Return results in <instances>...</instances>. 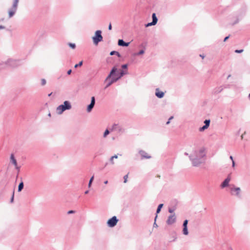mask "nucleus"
I'll list each match as a JSON object with an SVG mask.
<instances>
[{
    "label": "nucleus",
    "instance_id": "f257e3e1",
    "mask_svg": "<svg viewBox=\"0 0 250 250\" xmlns=\"http://www.w3.org/2000/svg\"><path fill=\"white\" fill-rule=\"evenodd\" d=\"M205 156V152L204 149H200L198 150L195 151L189 157L193 165L194 166H197L203 162Z\"/></svg>",
    "mask_w": 250,
    "mask_h": 250
},
{
    "label": "nucleus",
    "instance_id": "f03ea898",
    "mask_svg": "<svg viewBox=\"0 0 250 250\" xmlns=\"http://www.w3.org/2000/svg\"><path fill=\"white\" fill-rule=\"evenodd\" d=\"M72 106L70 102L65 101L63 104L60 105L57 107V112L59 114H62L65 110H69L71 108Z\"/></svg>",
    "mask_w": 250,
    "mask_h": 250
},
{
    "label": "nucleus",
    "instance_id": "7ed1b4c3",
    "mask_svg": "<svg viewBox=\"0 0 250 250\" xmlns=\"http://www.w3.org/2000/svg\"><path fill=\"white\" fill-rule=\"evenodd\" d=\"M103 39L102 31L101 30H97L95 32V36L92 37L93 42L96 45H97L99 42L102 41Z\"/></svg>",
    "mask_w": 250,
    "mask_h": 250
},
{
    "label": "nucleus",
    "instance_id": "20e7f679",
    "mask_svg": "<svg viewBox=\"0 0 250 250\" xmlns=\"http://www.w3.org/2000/svg\"><path fill=\"white\" fill-rule=\"evenodd\" d=\"M19 1V0H14L12 6L8 11L9 18H11L12 17H13L16 12L17 10Z\"/></svg>",
    "mask_w": 250,
    "mask_h": 250
},
{
    "label": "nucleus",
    "instance_id": "39448f33",
    "mask_svg": "<svg viewBox=\"0 0 250 250\" xmlns=\"http://www.w3.org/2000/svg\"><path fill=\"white\" fill-rule=\"evenodd\" d=\"M119 71L117 70V69L115 67H113L111 69L109 74L107 76L105 79L104 82H107L108 79H110L112 76H114L117 77L119 76Z\"/></svg>",
    "mask_w": 250,
    "mask_h": 250
},
{
    "label": "nucleus",
    "instance_id": "423d86ee",
    "mask_svg": "<svg viewBox=\"0 0 250 250\" xmlns=\"http://www.w3.org/2000/svg\"><path fill=\"white\" fill-rule=\"evenodd\" d=\"M7 63L12 67H16L21 65V61L10 59L7 60Z\"/></svg>",
    "mask_w": 250,
    "mask_h": 250
},
{
    "label": "nucleus",
    "instance_id": "0eeeda50",
    "mask_svg": "<svg viewBox=\"0 0 250 250\" xmlns=\"http://www.w3.org/2000/svg\"><path fill=\"white\" fill-rule=\"evenodd\" d=\"M118 221V219L114 216L108 220L107 224L109 227H114L116 225Z\"/></svg>",
    "mask_w": 250,
    "mask_h": 250
},
{
    "label": "nucleus",
    "instance_id": "6e6552de",
    "mask_svg": "<svg viewBox=\"0 0 250 250\" xmlns=\"http://www.w3.org/2000/svg\"><path fill=\"white\" fill-rule=\"evenodd\" d=\"M240 190V188H236L234 185L230 186V192L231 194L238 196L239 195Z\"/></svg>",
    "mask_w": 250,
    "mask_h": 250
},
{
    "label": "nucleus",
    "instance_id": "1a4fd4ad",
    "mask_svg": "<svg viewBox=\"0 0 250 250\" xmlns=\"http://www.w3.org/2000/svg\"><path fill=\"white\" fill-rule=\"evenodd\" d=\"M95 104V99L94 97H92L91 99V103L90 104L87 106V111L88 112H90L91 111L92 109L94 106Z\"/></svg>",
    "mask_w": 250,
    "mask_h": 250
},
{
    "label": "nucleus",
    "instance_id": "9d476101",
    "mask_svg": "<svg viewBox=\"0 0 250 250\" xmlns=\"http://www.w3.org/2000/svg\"><path fill=\"white\" fill-rule=\"evenodd\" d=\"M139 153L141 156V159H150L151 157L149 155L146 151L143 150H141L139 151Z\"/></svg>",
    "mask_w": 250,
    "mask_h": 250
},
{
    "label": "nucleus",
    "instance_id": "9b49d317",
    "mask_svg": "<svg viewBox=\"0 0 250 250\" xmlns=\"http://www.w3.org/2000/svg\"><path fill=\"white\" fill-rule=\"evenodd\" d=\"M10 162L15 166L16 168L20 171V167L18 166L17 162L15 158L14 155L13 154H11L10 156Z\"/></svg>",
    "mask_w": 250,
    "mask_h": 250
},
{
    "label": "nucleus",
    "instance_id": "f8f14e48",
    "mask_svg": "<svg viewBox=\"0 0 250 250\" xmlns=\"http://www.w3.org/2000/svg\"><path fill=\"white\" fill-rule=\"evenodd\" d=\"M231 180V175L230 174H229L228 176V177L225 180V181L223 182V183L222 184V187L224 188L229 185V181Z\"/></svg>",
    "mask_w": 250,
    "mask_h": 250
},
{
    "label": "nucleus",
    "instance_id": "ddd939ff",
    "mask_svg": "<svg viewBox=\"0 0 250 250\" xmlns=\"http://www.w3.org/2000/svg\"><path fill=\"white\" fill-rule=\"evenodd\" d=\"M204 123L205 124V125H204L203 127L200 128V129H199V130L200 131H203L208 127V126L209 125V124H210V120H206L205 121Z\"/></svg>",
    "mask_w": 250,
    "mask_h": 250
},
{
    "label": "nucleus",
    "instance_id": "4468645a",
    "mask_svg": "<svg viewBox=\"0 0 250 250\" xmlns=\"http://www.w3.org/2000/svg\"><path fill=\"white\" fill-rule=\"evenodd\" d=\"M130 42H126L124 41L122 39H119L118 42V44L120 46H128Z\"/></svg>",
    "mask_w": 250,
    "mask_h": 250
},
{
    "label": "nucleus",
    "instance_id": "2eb2a0df",
    "mask_svg": "<svg viewBox=\"0 0 250 250\" xmlns=\"http://www.w3.org/2000/svg\"><path fill=\"white\" fill-rule=\"evenodd\" d=\"M155 95L159 98H162L164 96V93L162 91H160L158 88L156 89Z\"/></svg>",
    "mask_w": 250,
    "mask_h": 250
},
{
    "label": "nucleus",
    "instance_id": "dca6fc26",
    "mask_svg": "<svg viewBox=\"0 0 250 250\" xmlns=\"http://www.w3.org/2000/svg\"><path fill=\"white\" fill-rule=\"evenodd\" d=\"M152 24H156L158 21V19L156 17V14L155 13H153L152 15Z\"/></svg>",
    "mask_w": 250,
    "mask_h": 250
},
{
    "label": "nucleus",
    "instance_id": "f3484780",
    "mask_svg": "<svg viewBox=\"0 0 250 250\" xmlns=\"http://www.w3.org/2000/svg\"><path fill=\"white\" fill-rule=\"evenodd\" d=\"M125 74H126V72H125L123 70H120L119 76L117 77L119 79H120L122 77H123Z\"/></svg>",
    "mask_w": 250,
    "mask_h": 250
},
{
    "label": "nucleus",
    "instance_id": "a211bd4d",
    "mask_svg": "<svg viewBox=\"0 0 250 250\" xmlns=\"http://www.w3.org/2000/svg\"><path fill=\"white\" fill-rule=\"evenodd\" d=\"M125 74H126V72H125L123 70H120L119 76L117 77L119 79H120L122 77H123Z\"/></svg>",
    "mask_w": 250,
    "mask_h": 250
},
{
    "label": "nucleus",
    "instance_id": "6ab92c4d",
    "mask_svg": "<svg viewBox=\"0 0 250 250\" xmlns=\"http://www.w3.org/2000/svg\"><path fill=\"white\" fill-rule=\"evenodd\" d=\"M118 80L119 79L118 78V77H116L114 76H112L111 78L110 79H108V80L112 82V83L117 82Z\"/></svg>",
    "mask_w": 250,
    "mask_h": 250
},
{
    "label": "nucleus",
    "instance_id": "aec40b11",
    "mask_svg": "<svg viewBox=\"0 0 250 250\" xmlns=\"http://www.w3.org/2000/svg\"><path fill=\"white\" fill-rule=\"evenodd\" d=\"M24 184L22 181H21L19 185L18 186V191L20 192L23 188Z\"/></svg>",
    "mask_w": 250,
    "mask_h": 250
},
{
    "label": "nucleus",
    "instance_id": "412c9836",
    "mask_svg": "<svg viewBox=\"0 0 250 250\" xmlns=\"http://www.w3.org/2000/svg\"><path fill=\"white\" fill-rule=\"evenodd\" d=\"M110 55L111 56H112L114 55H116L118 57H121L120 54L118 52L116 51H112L110 52Z\"/></svg>",
    "mask_w": 250,
    "mask_h": 250
},
{
    "label": "nucleus",
    "instance_id": "4be33fe9",
    "mask_svg": "<svg viewBox=\"0 0 250 250\" xmlns=\"http://www.w3.org/2000/svg\"><path fill=\"white\" fill-rule=\"evenodd\" d=\"M163 206V204H160L159 205L158 208H157V210H156V215H157L158 213H159L161 210V208H162Z\"/></svg>",
    "mask_w": 250,
    "mask_h": 250
},
{
    "label": "nucleus",
    "instance_id": "5701e85b",
    "mask_svg": "<svg viewBox=\"0 0 250 250\" xmlns=\"http://www.w3.org/2000/svg\"><path fill=\"white\" fill-rule=\"evenodd\" d=\"M171 219H172V215H170L168 216V219L167 221V223L168 225H171L172 224Z\"/></svg>",
    "mask_w": 250,
    "mask_h": 250
},
{
    "label": "nucleus",
    "instance_id": "b1692460",
    "mask_svg": "<svg viewBox=\"0 0 250 250\" xmlns=\"http://www.w3.org/2000/svg\"><path fill=\"white\" fill-rule=\"evenodd\" d=\"M68 45L72 49H75L76 48V44L74 43L69 42L68 43Z\"/></svg>",
    "mask_w": 250,
    "mask_h": 250
},
{
    "label": "nucleus",
    "instance_id": "393cba45",
    "mask_svg": "<svg viewBox=\"0 0 250 250\" xmlns=\"http://www.w3.org/2000/svg\"><path fill=\"white\" fill-rule=\"evenodd\" d=\"M183 231V233L185 235H188V230L187 227H184Z\"/></svg>",
    "mask_w": 250,
    "mask_h": 250
},
{
    "label": "nucleus",
    "instance_id": "a878e982",
    "mask_svg": "<svg viewBox=\"0 0 250 250\" xmlns=\"http://www.w3.org/2000/svg\"><path fill=\"white\" fill-rule=\"evenodd\" d=\"M83 62L82 61L80 62L79 63L75 64L74 67L77 68L78 67L81 66L83 65Z\"/></svg>",
    "mask_w": 250,
    "mask_h": 250
},
{
    "label": "nucleus",
    "instance_id": "bb28decb",
    "mask_svg": "<svg viewBox=\"0 0 250 250\" xmlns=\"http://www.w3.org/2000/svg\"><path fill=\"white\" fill-rule=\"evenodd\" d=\"M106 82H107V83L105 87V89L107 88L112 84V82L109 80H108Z\"/></svg>",
    "mask_w": 250,
    "mask_h": 250
},
{
    "label": "nucleus",
    "instance_id": "cd10ccee",
    "mask_svg": "<svg viewBox=\"0 0 250 250\" xmlns=\"http://www.w3.org/2000/svg\"><path fill=\"white\" fill-rule=\"evenodd\" d=\"M94 179V176H92L91 178L90 179V180L89 181V183H88V187H90L91 186V185L93 182V180Z\"/></svg>",
    "mask_w": 250,
    "mask_h": 250
},
{
    "label": "nucleus",
    "instance_id": "c85d7f7f",
    "mask_svg": "<svg viewBox=\"0 0 250 250\" xmlns=\"http://www.w3.org/2000/svg\"><path fill=\"white\" fill-rule=\"evenodd\" d=\"M119 127V126H118V125H117V124H114V125H113V126H112V130H116V129H118Z\"/></svg>",
    "mask_w": 250,
    "mask_h": 250
},
{
    "label": "nucleus",
    "instance_id": "c756f323",
    "mask_svg": "<svg viewBox=\"0 0 250 250\" xmlns=\"http://www.w3.org/2000/svg\"><path fill=\"white\" fill-rule=\"evenodd\" d=\"M109 133V131L108 129H106L104 134V137H105Z\"/></svg>",
    "mask_w": 250,
    "mask_h": 250
},
{
    "label": "nucleus",
    "instance_id": "7c9ffc66",
    "mask_svg": "<svg viewBox=\"0 0 250 250\" xmlns=\"http://www.w3.org/2000/svg\"><path fill=\"white\" fill-rule=\"evenodd\" d=\"M145 51L144 50H141L140 51H139L137 54L136 55H142L144 53Z\"/></svg>",
    "mask_w": 250,
    "mask_h": 250
},
{
    "label": "nucleus",
    "instance_id": "2f4dec72",
    "mask_svg": "<svg viewBox=\"0 0 250 250\" xmlns=\"http://www.w3.org/2000/svg\"><path fill=\"white\" fill-rule=\"evenodd\" d=\"M155 24H152V21L151 22H149V23H147V24H146V27H148V26H152V25H155Z\"/></svg>",
    "mask_w": 250,
    "mask_h": 250
},
{
    "label": "nucleus",
    "instance_id": "473e14b6",
    "mask_svg": "<svg viewBox=\"0 0 250 250\" xmlns=\"http://www.w3.org/2000/svg\"><path fill=\"white\" fill-rule=\"evenodd\" d=\"M46 84V80L44 79H42L41 80V84L42 85H44Z\"/></svg>",
    "mask_w": 250,
    "mask_h": 250
},
{
    "label": "nucleus",
    "instance_id": "72a5a7b5",
    "mask_svg": "<svg viewBox=\"0 0 250 250\" xmlns=\"http://www.w3.org/2000/svg\"><path fill=\"white\" fill-rule=\"evenodd\" d=\"M188 221L187 220H185L183 223V227H187Z\"/></svg>",
    "mask_w": 250,
    "mask_h": 250
},
{
    "label": "nucleus",
    "instance_id": "f704fd0d",
    "mask_svg": "<svg viewBox=\"0 0 250 250\" xmlns=\"http://www.w3.org/2000/svg\"><path fill=\"white\" fill-rule=\"evenodd\" d=\"M157 217V215H156L155 217V222H154V223L153 224V227H156V228L158 227V226H157V225L156 223V220Z\"/></svg>",
    "mask_w": 250,
    "mask_h": 250
},
{
    "label": "nucleus",
    "instance_id": "c9c22d12",
    "mask_svg": "<svg viewBox=\"0 0 250 250\" xmlns=\"http://www.w3.org/2000/svg\"><path fill=\"white\" fill-rule=\"evenodd\" d=\"M14 191L13 192V193L12 195V197H11V200H10L11 203H13V202L14 201Z\"/></svg>",
    "mask_w": 250,
    "mask_h": 250
},
{
    "label": "nucleus",
    "instance_id": "e433bc0d",
    "mask_svg": "<svg viewBox=\"0 0 250 250\" xmlns=\"http://www.w3.org/2000/svg\"><path fill=\"white\" fill-rule=\"evenodd\" d=\"M127 177H128V174H126L124 176V183H126L127 182Z\"/></svg>",
    "mask_w": 250,
    "mask_h": 250
},
{
    "label": "nucleus",
    "instance_id": "4c0bfd02",
    "mask_svg": "<svg viewBox=\"0 0 250 250\" xmlns=\"http://www.w3.org/2000/svg\"><path fill=\"white\" fill-rule=\"evenodd\" d=\"M243 52V49H241V50H236L235 51V53H242Z\"/></svg>",
    "mask_w": 250,
    "mask_h": 250
},
{
    "label": "nucleus",
    "instance_id": "58836bf2",
    "mask_svg": "<svg viewBox=\"0 0 250 250\" xmlns=\"http://www.w3.org/2000/svg\"><path fill=\"white\" fill-rule=\"evenodd\" d=\"M172 120V116H170L169 118H168V121L166 123V125H168L170 122V121Z\"/></svg>",
    "mask_w": 250,
    "mask_h": 250
},
{
    "label": "nucleus",
    "instance_id": "ea45409f",
    "mask_svg": "<svg viewBox=\"0 0 250 250\" xmlns=\"http://www.w3.org/2000/svg\"><path fill=\"white\" fill-rule=\"evenodd\" d=\"M122 67L124 69H126L127 67V64H123V65H122Z\"/></svg>",
    "mask_w": 250,
    "mask_h": 250
},
{
    "label": "nucleus",
    "instance_id": "a19ab883",
    "mask_svg": "<svg viewBox=\"0 0 250 250\" xmlns=\"http://www.w3.org/2000/svg\"><path fill=\"white\" fill-rule=\"evenodd\" d=\"M110 161L112 165H113L114 164V162L113 161V159L112 157L110 158Z\"/></svg>",
    "mask_w": 250,
    "mask_h": 250
},
{
    "label": "nucleus",
    "instance_id": "79ce46f5",
    "mask_svg": "<svg viewBox=\"0 0 250 250\" xmlns=\"http://www.w3.org/2000/svg\"><path fill=\"white\" fill-rule=\"evenodd\" d=\"M74 212H75V211L71 210L68 211L67 213L68 214H71V213H73Z\"/></svg>",
    "mask_w": 250,
    "mask_h": 250
},
{
    "label": "nucleus",
    "instance_id": "37998d69",
    "mask_svg": "<svg viewBox=\"0 0 250 250\" xmlns=\"http://www.w3.org/2000/svg\"><path fill=\"white\" fill-rule=\"evenodd\" d=\"M112 29V25L111 23H109L108 25V30H111Z\"/></svg>",
    "mask_w": 250,
    "mask_h": 250
},
{
    "label": "nucleus",
    "instance_id": "c03bdc74",
    "mask_svg": "<svg viewBox=\"0 0 250 250\" xmlns=\"http://www.w3.org/2000/svg\"><path fill=\"white\" fill-rule=\"evenodd\" d=\"M168 211H169V213H172V207H169L168 208Z\"/></svg>",
    "mask_w": 250,
    "mask_h": 250
},
{
    "label": "nucleus",
    "instance_id": "a18cd8bd",
    "mask_svg": "<svg viewBox=\"0 0 250 250\" xmlns=\"http://www.w3.org/2000/svg\"><path fill=\"white\" fill-rule=\"evenodd\" d=\"M71 72H72V70H71V69H69V70H68L67 71V74L68 75H70V74H71Z\"/></svg>",
    "mask_w": 250,
    "mask_h": 250
},
{
    "label": "nucleus",
    "instance_id": "49530a36",
    "mask_svg": "<svg viewBox=\"0 0 250 250\" xmlns=\"http://www.w3.org/2000/svg\"><path fill=\"white\" fill-rule=\"evenodd\" d=\"M113 159H117L118 158V155H115L111 157Z\"/></svg>",
    "mask_w": 250,
    "mask_h": 250
},
{
    "label": "nucleus",
    "instance_id": "de8ad7c7",
    "mask_svg": "<svg viewBox=\"0 0 250 250\" xmlns=\"http://www.w3.org/2000/svg\"><path fill=\"white\" fill-rule=\"evenodd\" d=\"M5 26H3V25H0V29H5Z\"/></svg>",
    "mask_w": 250,
    "mask_h": 250
},
{
    "label": "nucleus",
    "instance_id": "09e8293b",
    "mask_svg": "<svg viewBox=\"0 0 250 250\" xmlns=\"http://www.w3.org/2000/svg\"><path fill=\"white\" fill-rule=\"evenodd\" d=\"M229 37V36H228V37H226L225 39H224V42H226Z\"/></svg>",
    "mask_w": 250,
    "mask_h": 250
},
{
    "label": "nucleus",
    "instance_id": "8fccbe9b",
    "mask_svg": "<svg viewBox=\"0 0 250 250\" xmlns=\"http://www.w3.org/2000/svg\"><path fill=\"white\" fill-rule=\"evenodd\" d=\"M234 166H235V163H234V161H233V160H232V167H234Z\"/></svg>",
    "mask_w": 250,
    "mask_h": 250
},
{
    "label": "nucleus",
    "instance_id": "3c124183",
    "mask_svg": "<svg viewBox=\"0 0 250 250\" xmlns=\"http://www.w3.org/2000/svg\"><path fill=\"white\" fill-rule=\"evenodd\" d=\"M104 183L105 184H107L108 183V181H104Z\"/></svg>",
    "mask_w": 250,
    "mask_h": 250
},
{
    "label": "nucleus",
    "instance_id": "603ef678",
    "mask_svg": "<svg viewBox=\"0 0 250 250\" xmlns=\"http://www.w3.org/2000/svg\"><path fill=\"white\" fill-rule=\"evenodd\" d=\"M88 193V190H86L84 192L85 194H87Z\"/></svg>",
    "mask_w": 250,
    "mask_h": 250
},
{
    "label": "nucleus",
    "instance_id": "864d4df0",
    "mask_svg": "<svg viewBox=\"0 0 250 250\" xmlns=\"http://www.w3.org/2000/svg\"><path fill=\"white\" fill-rule=\"evenodd\" d=\"M230 159L232 161V160H233V157H232V156H230Z\"/></svg>",
    "mask_w": 250,
    "mask_h": 250
},
{
    "label": "nucleus",
    "instance_id": "5fc2aeb1",
    "mask_svg": "<svg viewBox=\"0 0 250 250\" xmlns=\"http://www.w3.org/2000/svg\"><path fill=\"white\" fill-rule=\"evenodd\" d=\"M200 57H201L202 58V59H204V56H202L201 55H200Z\"/></svg>",
    "mask_w": 250,
    "mask_h": 250
},
{
    "label": "nucleus",
    "instance_id": "6e6d98bb",
    "mask_svg": "<svg viewBox=\"0 0 250 250\" xmlns=\"http://www.w3.org/2000/svg\"><path fill=\"white\" fill-rule=\"evenodd\" d=\"M52 93H51L49 94H48V96H50L51 95Z\"/></svg>",
    "mask_w": 250,
    "mask_h": 250
},
{
    "label": "nucleus",
    "instance_id": "4d7b16f0",
    "mask_svg": "<svg viewBox=\"0 0 250 250\" xmlns=\"http://www.w3.org/2000/svg\"><path fill=\"white\" fill-rule=\"evenodd\" d=\"M241 138L242 139L243 138V134L241 135Z\"/></svg>",
    "mask_w": 250,
    "mask_h": 250
}]
</instances>
